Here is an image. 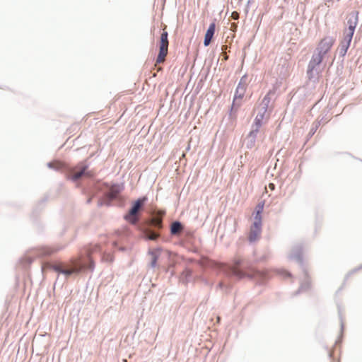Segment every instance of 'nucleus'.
Segmentation results:
<instances>
[{
    "instance_id": "21",
    "label": "nucleus",
    "mask_w": 362,
    "mask_h": 362,
    "mask_svg": "<svg viewBox=\"0 0 362 362\" xmlns=\"http://www.w3.org/2000/svg\"><path fill=\"white\" fill-rule=\"evenodd\" d=\"M231 18L234 20H237L239 18V13L237 11H233L231 13Z\"/></svg>"
},
{
    "instance_id": "10",
    "label": "nucleus",
    "mask_w": 362,
    "mask_h": 362,
    "mask_svg": "<svg viewBox=\"0 0 362 362\" xmlns=\"http://www.w3.org/2000/svg\"><path fill=\"white\" fill-rule=\"evenodd\" d=\"M325 55L317 52V54L312 57V59L309 63V68L313 70L315 67L319 65L323 60Z\"/></svg>"
},
{
    "instance_id": "13",
    "label": "nucleus",
    "mask_w": 362,
    "mask_h": 362,
    "mask_svg": "<svg viewBox=\"0 0 362 362\" xmlns=\"http://www.w3.org/2000/svg\"><path fill=\"white\" fill-rule=\"evenodd\" d=\"M86 169V166L82 167L79 170H76V169H74L70 175V178L74 181L77 180L84 174Z\"/></svg>"
},
{
    "instance_id": "6",
    "label": "nucleus",
    "mask_w": 362,
    "mask_h": 362,
    "mask_svg": "<svg viewBox=\"0 0 362 362\" xmlns=\"http://www.w3.org/2000/svg\"><path fill=\"white\" fill-rule=\"evenodd\" d=\"M334 43V39L332 37L327 36L323 37L317 47V52L325 55L332 47Z\"/></svg>"
},
{
    "instance_id": "12",
    "label": "nucleus",
    "mask_w": 362,
    "mask_h": 362,
    "mask_svg": "<svg viewBox=\"0 0 362 362\" xmlns=\"http://www.w3.org/2000/svg\"><path fill=\"white\" fill-rule=\"evenodd\" d=\"M120 192L121 188L119 185H113L110 188L107 195L109 199H114L117 198Z\"/></svg>"
},
{
    "instance_id": "24",
    "label": "nucleus",
    "mask_w": 362,
    "mask_h": 362,
    "mask_svg": "<svg viewBox=\"0 0 362 362\" xmlns=\"http://www.w3.org/2000/svg\"><path fill=\"white\" fill-rule=\"evenodd\" d=\"M269 189H271L272 190H274V188H275V185H274V184H273V183H270V184L269 185Z\"/></svg>"
},
{
    "instance_id": "20",
    "label": "nucleus",
    "mask_w": 362,
    "mask_h": 362,
    "mask_svg": "<svg viewBox=\"0 0 362 362\" xmlns=\"http://www.w3.org/2000/svg\"><path fill=\"white\" fill-rule=\"evenodd\" d=\"M152 223L156 226H160L161 219L159 218H153L152 219Z\"/></svg>"
},
{
    "instance_id": "9",
    "label": "nucleus",
    "mask_w": 362,
    "mask_h": 362,
    "mask_svg": "<svg viewBox=\"0 0 362 362\" xmlns=\"http://www.w3.org/2000/svg\"><path fill=\"white\" fill-rule=\"evenodd\" d=\"M216 30V24L215 23H211L209 25V28L207 29L205 35H204V46H209L211 42V40L213 38V36L214 35Z\"/></svg>"
},
{
    "instance_id": "23",
    "label": "nucleus",
    "mask_w": 362,
    "mask_h": 362,
    "mask_svg": "<svg viewBox=\"0 0 362 362\" xmlns=\"http://www.w3.org/2000/svg\"><path fill=\"white\" fill-rule=\"evenodd\" d=\"M236 28H237V25H236V23H233L231 24V28H230V29H231L232 30L235 31V30H236Z\"/></svg>"
},
{
    "instance_id": "11",
    "label": "nucleus",
    "mask_w": 362,
    "mask_h": 362,
    "mask_svg": "<svg viewBox=\"0 0 362 362\" xmlns=\"http://www.w3.org/2000/svg\"><path fill=\"white\" fill-rule=\"evenodd\" d=\"M245 90L246 88L245 85L241 83L238 84L235 93L234 102L237 101L238 100H241L243 98Z\"/></svg>"
},
{
    "instance_id": "17",
    "label": "nucleus",
    "mask_w": 362,
    "mask_h": 362,
    "mask_svg": "<svg viewBox=\"0 0 362 362\" xmlns=\"http://www.w3.org/2000/svg\"><path fill=\"white\" fill-rule=\"evenodd\" d=\"M255 221L254 223L262 224V213L258 211H255Z\"/></svg>"
},
{
    "instance_id": "4",
    "label": "nucleus",
    "mask_w": 362,
    "mask_h": 362,
    "mask_svg": "<svg viewBox=\"0 0 362 362\" xmlns=\"http://www.w3.org/2000/svg\"><path fill=\"white\" fill-rule=\"evenodd\" d=\"M168 33L166 30V25H164L163 32L160 37L159 41V52L156 59V64H162L165 61V57L168 52Z\"/></svg>"
},
{
    "instance_id": "2",
    "label": "nucleus",
    "mask_w": 362,
    "mask_h": 362,
    "mask_svg": "<svg viewBox=\"0 0 362 362\" xmlns=\"http://www.w3.org/2000/svg\"><path fill=\"white\" fill-rule=\"evenodd\" d=\"M356 20V16L354 18V21H352L351 19L348 20L347 23L349 25V28L344 31V37L340 42V44L338 47L339 54L341 56H344L346 54L350 46L354 33L355 28L357 24Z\"/></svg>"
},
{
    "instance_id": "5",
    "label": "nucleus",
    "mask_w": 362,
    "mask_h": 362,
    "mask_svg": "<svg viewBox=\"0 0 362 362\" xmlns=\"http://www.w3.org/2000/svg\"><path fill=\"white\" fill-rule=\"evenodd\" d=\"M146 200V198L144 197L142 199H139L134 202V206L130 209L129 214H127L124 216V218L128 222H129L132 224H136L138 222L139 218L137 217V213L142 206V205L144 204Z\"/></svg>"
},
{
    "instance_id": "14",
    "label": "nucleus",
    "mask_w": 362,
    "mask_h": 362,
    "mask_svg": "<svg viewBox=\"0 0 362 362\" xmlns=\"http://www.w3.org/2000/svg\"><path fill=\"white\" fill-rule=\"evenodd\" d=\"M151 256V267H155L158 261V259L160 255V250L156 249L150 252Z\"/></svg>"
},
{
    "instance_id": "8",
    "label": "nucleus",
    "mask_w": 362,
    "mask_h": 362,
    "mask_svg": "<svg viewBox=\"0 0 362 362\" xmlns=\"http://www.w3.org/2000/svg\"><path fill=\"white\" fill-rule=\"evenodd\" d=\"M262 232V224L253 223L250 228L248 239L250 242L258 240Z\"/></svg>"
},
{
    "instance_id": "16",
    "label": "nucleus",
    "mask_w": 362,
    "mask_h": 362,
    "mask_svg": "<svg viewBox=\"0 0 362 362\" xmlns=\"http://www.w3.org/2000/svg\"><path fill=\"white\" fill-rule=\"evenodd\" d=\"M54 252H56V250H54L52 248H50V247H43V248H42L41 254L42 255H50L52 253H54Z\"/></svg>"
},
{
    "instance_id": "3",
    "label": "nucleus",
    "mask_w": 362,
    "mask_h": 362,
    "mask_svg": "<svg viewBox=\"0 0 362 362\" xmlns=\"http://www.w3.org/2000/svg\"><path fill=\"white\" fill-rule=\"evenodd\" d=\"M241 264L240 259H237L235 261L233 266L230 268V272L231 275L236 277L238 279H242L244 278H252L256 276L259 274V272L255 271L252 267L246 268L245 270H242L240 268V265Z\"/></svg>"
},
{
    "instance_id": "18",
    "label": "nucleus",
    "mask_w": 362,
    "mask_h": 362,
    "mask_svg": "<svg viewBox=\"0 0 362 362\" xmlns=\"http://www.w3.org/2000/svg\"><path fill=\"white\" fill-rule=\"evenodd\" d=\"M63 166V164L60 162H53L49 163V167L55 168V169H60Z\"/></svg>"
},
{
    "instance_id": "1",
    "label": "nucleus",
    "mask_w": 362,
    "mask_h": 362,
    "mask_svg": "<svg viewBox=\"0 0 362 362\" xmlns=\"http://www.w3.org/2000/svg\"><path fill=\"white\" fill-rule=\"evenodd\" d=\"M94 267L93 262L90 257V253L83 257L81 255L79 257L71 260V266L70 268L63 263L55 264L52 266V268L57 272L62 273L66 276H69L74 273H78L79 272L85 269L93 270Z\"/></svg>"
},
{
    "instance_id": "22",
    "label": "nucleus",
    "mask_w": 362,
    "mask_h": 362,
    "mask_svg": "<svg viewBox=\"0 0 362 362\" xmlns=\"http://www.w3.org/2000/svg\"><path fill=\"white\" fill-rule=\"evenodd\" d=\"M158 237V235L156 234V233H152L150 236H149V239L151 240H156Z\"/></svg>"
},
{
    "instance_id": "19",
    "label": "nucleus",
    "mask_w": 362,
    "mask_h": 362,
    "mask_svg": "<svg viewBox=\"0 0 362 362\" xmlns=\"http://www.w3.org/2000/svg\"><path fill=\"white\" fill-rule=\"evenodd\" d=\"M264 204L262 202L258 203L255 207V211L262 213L263 209H264Z\"/></svg>"
},
{
    "instance_id": "7",
    "label": "nucleus",
    "mask_w": 362,
    "mask_h": 362,
    "mask_svg": "<svg viewBox=\"0 0 362 362\" xmlns=\"http://www.w3.org/2000/svg\"><path fill=\"white\" fill-rule=\"evenodd\" d=\"M269 101H270V98H269V95H265V97L263 98V100H262V103H264V110L262 113L257 114V115L256 116V117L255 119V124L257 126V129H256L257 132L258 131L259 128L262 126V121L264 117V114L267 112V109L268 105L269 103Z\"/></svg>"
},
{
    "instance_id": "15",
    "label": "nucleus",
    "mask_w": 362,
    "mask_h": 362,
    "mask_svg": "<svg viewBox=\"0 0 362 362\" xmlns=\"http://www.w3.org/2000/svg\"><path fill=\"white\" fill-rule=\"evenodd\" d=\"M182 230V226L180 222H174L171 225L170 232L173 235L180 233Z\"/></svg>"
}]
</instances>
